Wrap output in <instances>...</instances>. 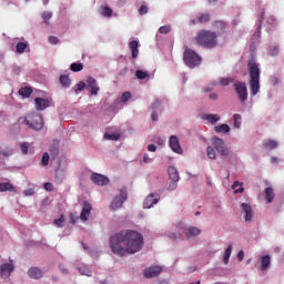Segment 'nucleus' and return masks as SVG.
<instances>
[{
  "label": "nucleus",
  "mask_w": 284,
  "mask_h": 284,
  "mask_svg": "<svg viewBox=\"0 0 284 284\" xmlns=\"http://www.w3.org/2000/svg\"><path fill=\"white\" fill-rule=\"evenodd\" d=\"M28 275L30 276V278H42L43 272L39 267H31L28 271Z\"/></svg>",
  "instance_id": "aec40b11"
},
{
  "label": "nucleus",
  "mask_w": 284,
  "mask_h": 284,
  "mask_svg": "<svg viewBox=\"0 0 284 284\" xmlns=\"http://www.w3.org/2000/svg\"><path fill=\"white\" fill-rule=\"evenodd\" d=\"M212 19V16L210 13H203L199 17L200 23H209V21Z\"/></svg>",
  "instance_id": "79ce46f5"
},
{
  "label": "nucleus",
  "mask_w": 284,
  "mask_h": 284,
  "mask_svg": "<svg viewBox=\"0 0 284 284\" xmlns=\"http://www.w3.org/2000/svg\"><path fill=\"white\" fill-rule=\"evenodd\" d=\"M264 194L266 196L267 203H272V201H274V189H272L271 186L266 187Z\"/></svg>",
  "instance_id": "c756f323"
},
{
  "label": "nucleus",
  "mask_w": 284,
  "mask_h": 284,
  "mask_svg": "<svg viewBox=\"0 0 284 284\" xmlns=\"http://www.w3.org/2000/svg\"><path fill=\"white\" fill-rule=\"evenodd\" d=\"M20 150L22 154H28V150H30V143L23 142L20 144Z\"/></svg>",
  "instance_id": "603ef678"
},
{
  "label": "nucleus",
  "mask_w": 284,
  "mask_h": 284,
  "mask_svg": "<svg viewBox=\"0 0 284 284\" xmlns=\"http://www.w3.org/2000/svg\"><path fill=\"white\" fill-rule=\"evenodd\" d=\"M193 41L202 48H216L219 44V36L216 32L203 29L196 33Z\"/></svg>",
  "instance_id": "f03ea898"
},
{
  "label": "nucleus",
  "mask_w": 284,
  "mask_h": 284,
  "mask_svg": "<svg viewBox=\"0 0 284 284\" xmlns=\"http://www.w3.org/2000/svg\"><path fill=\"white\" fill-rule=\"evenodd\" d=\"M264 148L267 150H276V148H278V142H276V140H268L264 144Z\"/></svg>",
  "instance_id": "f704fd0d"
},
{
  "label": "nucleus",
  "mask_w": 284,
  "mask_h": 284,
  "mask_svg": "<svg viewBox=\"0 0 284 284\" xmlns=\"http://www.w3.org/2000/svg\"><path fill=\"white\" fill-rule=\"evenodd\" d=\"M233 121H234V128H241V123L243 121V116L241 114H234L233 115Z\"/></svg>",
  "instance_id": "a19ab883"
},
{
  "label": "nucleus",
  "mask_w": 284,
  "mask_h": 284,
  "mask_svg": "<svg viewBox=\"0 0 284 284\" xmlns=\"http://www.w3.org/2000/svg\"><path fill=\"white\" fill-rule=\"evenodd\" d=\"M241 210L245 223H252V221H254V211L252 210V205L250 203H242Z\"/></svg>",
  "instance_id": "1a4fd4ad"
},
{
  "label": "nucleus",
  "mask_w": 284,
  "mask_h": 284,
  "mask_svg": "<svg viewBox=\"0 0 284 284\" xmlns=\"http://www.w3.org/2000/svg\"><path fill=\"white\" fill-rule=\"evenodd\" d=\"M248 85L251 90V95L256 97L261 92V70L256 62H248Z\"/></svg>",
  "instance_id": "7ed1b4c3"
},
{
  "label": "nucleus",
  "mask_w": 284,
  "mask_h": 284,
  "mask_svg": "<svg viewBox=\"0 0 284 284\" xmlns=\"http://www.w3.org/2000/svg\"><path fill=\"white\" fill-rule=\"evenodd\" d=\"M232 256V244H229L223 255V263L227 265L230 263V257Z\"/></svg>",
  "instance_id": "a878e982"
},
{
  "label": "nucleus",
  "mask_w": 284,
  "mask_h": 284,
  "mask_svg": "<svg viewBox=\"0 0 284 284\" xmlns=\"http://www.w3.org/2000/svg\"><path fill=\"white\" fill-rule=\"evenodd\" d=\"M213 148L221 154V156H230V148L225 146V142L221 138H213Z\"/></svg>",
  "instance_id": "0eeeda50"
},
{
  "label": "nucleus",
  "mask_w": 284,
  "mask_h": 284,
  "mask_svg": "<svg viewBox=\"0 0 284 284\" xmlns=\"http://www.w3.org/2000/svg\"><path fill=\"white\" fill-rule=\"evenodd\" d=\"M150 161H152V159H150V156L148 154L143 155V163H150Z\"/></svg>",
  "instance_id": "338daca9"
},
{
  "label": "nucleus",
  "mask_w": 284,
  "mask_h": 284,
  "mask_svg": "<svg viewBox=\"0 0 284 284\" xmlns=\"http://www.w3.org/2000/svg\"><path fill=\"white\" fill-rule=\"evenodd\" d=\"M60 270H61L62 274H64V275L70 274V272L68 271V268H65L63 265H60Z\"/></svg>",
  "instance_id": "69168bd1"
},
{
  "label": "nucleus",
  "mask_w": 284,
  "mask_h": 284,
  "mask_svg": "<svg viewBox=\"0 0 284 284\" xmlns=\"http://www.w3.org/2000/svg\"><path fill=\"white\" fill-rule=\"evenodd\" d=\"M232 256V244H229L223 255V263L227 265L230 263V257Z\"/></svg>",
  "instance_id": "cd10ccee"
},
{
  "label": "nucleus",
  "mask_w": 284,
  "mask_h": 284,
  "mask_svg": "<svg viewBox=\"0 0 284 284\" xmlns=\"http://www.w3.org/2000/svg\"><path fill=\"white\" fill-rule=\"evenodd\" d=\"M267 54L270 57H276V54H278V47H276V45L268 47L267 48Z\"/></svg>",
  "instance_id": "c03bdc74"
},
{
  "label": "nucleus",
  "mask_w": 284,
  "mask_h": 284,
  "mask_svg": "<svg viewBox=\"0 0 284 284\" xmlns=\"http://www.w3.org/2000/svg\"><path fill=\"white\" fill-rule=\"evenodd\" d=\"M232 256V244H229L223 255V263L227 265L230 263V257Z\"/></svg>",
  "instance_id": "bb28decb"
},
{
  "label": "nucleus",
  "mask_w": 284,
  "mask_h": 284,
  "mask_svg": "<svg viewBox=\"0 0 284 284\" xmlns=\"http://www.w3.org/2000/svg\"><path fill=\"white\" fill-rule=\"evenodd\" d=\"M24 196H34V189H28L23 191Z\"/></svg>",
  "instance_id": "052dcab7"
},
{
  "label": "nucleus",
  "mask_w": 284,
  "mask_h": 284,
  "mask_svg": "<svg viewBox=\"0 0 284 284\" xmlns=\"http://www.w3.org/2000/svg\"><path fill=\"white\" fill-rule=\"evenodd\" d=\"M70 70L71 72H81V70H83V63L81 62H73L71 65H70Z\"/></svg>",
  "instance_id": "e433bc0d"
},
{
  "label": "nucleus",
  "mask_w": 284,
  "mask_h": 284,
  "mask_svg": "<svg viewBox=\"0 0 284 284\" xmlns=\"http://www.w3.org/2000/svg\"><path fill=\"white\" fill-rule=\"evenodd\" d=\"M42 19L47 26H50V20L52 19V12L44 11L42 13Z\"/></svg>",
  "instance_id": "37998d69"
},
{
  "label": "nucleus",
  "mask_w": 284,
  "mask_h": 284,
  "mask_svg": "<svg viewBox=\"0 0 284 284\" xmlns=\"http://www.w3.org/2000/svg\"><path fill=\"white\" fill-rule=\"evenodd\" d=\"M234 88L240 102L245 103L247 101V84L245 82H235Z\"/></svg>",
  "instance_id": "6e6552de"
},
{
  "label": "nucleus",
  "mask_w": 284,
  "mask_h": 284,
  "mask_svg": "<svg viewBox=\"0 0 284 284\" xmlns=\"http://www.w3.org/2000/svg\"><path fill=\"white\" fill-rule=\"evenodd\" d=\"M105 141H119L121 139V134L119 133H104Z\"/></svg>",
  "instance_id": "72a5a7b5"
},
{
  "label": "nucleus",
  "mask_w": 284,
  "mask_h": 284,
  "mask_svg": "<svg viewBox=\"0 0 284 284\" xmlns=\"http://www.w3.org/2000/svg\"><path fill=\"white\" fill-rule=\"evenodd\" d=\"M169 239L171 241H176V240L181 239V234L180 233H169Z\"/></svg>",
  "instance_id": "6e6d98bb"
},
{
  "label": "nucleus",
  "mask_w": 284,
  "mask_h": 284,
  "mask_svg": "<svg viewBox=\"0 0 284 284\" xmlns=\"http://www.w3.org/2000/svg\"><path fill=\"white\" fill-rule=\"evenodd\" d=\"M151 108H152V110H153V112H152V114H151L152 121H159V115H156V109H158V108H161V101L155 100V101L152 103Z\"/></svg>",
  "instance_id": "b1692460"
},
{
  "label": "nucleus",
  "mask_w": 284,
  "mask_h": 284,
  "mask_svg": "<svg viewBox=\"0 0 284 284\" xmlns=\"http://www.w3.org/2000/svg\"><path fill=\"white\" fill-rule=\"evenodd\" d=\"M160 199H161V195L151 193L144 200L143 207L145 210H150V207H154V205H156V203H159Z\"/></svg>",
  "instance_id": "9d476101"
},
{
  "label": "nucleus",
  "mask_w": 284,
  "mask_h": 284,
  "mask_svg": "<svg viewBox=\"0 0 284 284\" xmlns=\"http://www.w3.org/2000/svg\"><path fill=\"white\" fill-rule=\"evenodd\" d=\"M48 163H50V154L48 152L43 153L41 159V164L43 168L48 166Z\"/></svg>",
  "instance_id": "de8ad7c7"
},
{
  "label": "nucleus",
  "mask_w": 284,
  "mask_h": 284,
  "mask_svg": "<svg viewBox=\"0 0 284 284\" xmlns=\"http://www.w3.org/2000/svg\"><path fill=\"white\" fill-rule=\"evenodd\" d=\"M54 225H57V227H63V223H65V217H63V215H61L59 219L53 221Z\"/></svg>",
  "instance_id": "864d4df0"
},
{
  "label": "nucleus",
  "mask_w": 284,
  "mask_h": 284,
  "mask_svg": "<svg viewBox=\"0 0 284 284\" xmlns=\"http://www.w3.org/2000/svg\"><path fill=\"white\" fill-rule=\"evenodd\" d=\"M206 154L210 159H216V151L212 146L206 148Z\"/></svg>",
  "instance_id": "09e8293b"
},
{
  "label": "nucleus",
  "mask_w": 284,
  "mask_h": 284,
  "mask_svg": "<svg viewBox=\"0 0 284 284\" xmlns=\"http://www.w3.org/2000/svg\"><path fill=\"white\" fill-rule=\"evenodd\" d=\"M100 14L102 17H112V9L110 7H101Z\"/></svg>",
  "instance_id": "ea45409f"
},
{
  "label": "nucleus",
  "mask_w": 284,
  "mask_h": 284,
  "mask_svg": "<svg viewBox=\"0 0 284 284\" xmlns=\"http://www.w3.org/2000/svg\"><path fill=\"white\" fill-rule=\"evenodd\" d=\"M83 90H85V82L80 81L75 88H74V92L75 94H79L80 92H83Z\"/></svg>",
  "instance_id": "49530a36"
},
{
  "label": "nucleus",
  "mask_w": 284,
  "mask_h": 284,
  "mask_svg": "<svg viewBox=\"0 0 284 284\" xmlns=\"http://www.w3.org/2000/svg\"><path fill=\"white\" fill-rule=\"evenodd\" d=\"M172 27L171 26H162L159 29L160 34H169L171 32Z\"/></svg>",
  "instance_id": "8fccbe9b"
},
{
  "label": "nucleus",
  "mask_w": 284,
  "mask_h": 284,
  "mask_svg": "<svg viewBox=\"0 0 284 284\" xmlns=\"http://www.w3.org/2000/svg\"><path fill=\"white\" fill-rule=\"evenodd\" d=\"M87 83H88V90L91 92V94L97 95L99 94V85L97 84V79L90 77L87 79Z\"/></svg>",
  "instance_id": "f3484780"
},
{
  "label": "nucleus",
  "mask_w": 284,
  "mask_h": 284,
  "mask_svg": "<svg viewBox=\"0 0 284 284\" xmlns=\"http://www.w3.org/2000/svg\"><path fill=\"white\" fill-rule=\"evenodd\" d=\"M139 14H148V6L145 4H142L140 8H139Z\"/></svg>",
  "instance_id": "4d7b16f0"
},
{
  "label": "nucleus",
  "mask_w": 284,
  "mask_h": 284,
  "mask_svg": "<svg viewBox=\"0 0 284 284\" xmlns=\"http://www.w3.org/2000/svg\"><path fill=\"white\" fill-rule=\"evenodd\" d=\"M50 103H52L50 99H43V98L34 99V105L38 112H42V110H47V108H50Z\"/></svg>",
  "instance_id": "9b49d317"
},
{
  "label": "nucleus",
  "mask_w": 284,
  "mask_h": 284,
  "mask_svg": "<svg viewBox=\"0 0 284 284\" xmlns=\"http://www.w3.org/2000/svg\"><path fill=\"white\" fill-rule=\"evenodd\" d=\"M92 212V204L90 202H84L82 205V211L80 213V220L85 222L88 221L89 214Z\"/></svg>",
  "instance_id": "dca6fc26"
},
{
  "label": "nucleus",
  "mask_w": 284,
  "mask_h": 284,
  "mask_svg": "<svg viewBox=\"0 0 284 284\" xmlns=\"http://www.w3.org/2000/svg\"><path fill=\"white\" fill-rule=\"evenodd\" d=\"M214 131L217 133V134H227V132H230V125L227 124H221V125H216L214 128Z\"/></svg>",
  "instance_id": "7c9ffc66"
},
{
  "label": "nucleus",
  "mask_w": 284,
  "mask_h": 284,
  "mask_svg": "<svg viewBox=\"0 0 284 284\" xmlns=\"http://www.w3.org/2000/svg\"><path fill=\"white\" fill-rule=\"evenodd\" d=\"M44 190H47V192H52V190H54V185H52L50 182H45Z\"/></svg>",
  "instance_id": "bf43d9fd"
},
{
  "label": "nucleus",
  "mask_w": 284,
  "mask_h": 284,
  "mask_svg": "<svg viewBox=\"0 0 284 284\" xmlns=\"http://www.w3.org/2000/svg\"><path fill=\"white\" fill-rule=\"evenodd\" d=\"M237 258H239L240 262L243 261V258H245V252L240 251V252L237 253Z\"/></svg>",
  "instance_id": "e2e57ef3"
},
{
  "label": "nucleus",
  "mask_w": 284,
  "mask_h": 284,
  "mask_svg": "<svg viewBox=\"0 0 284 284\" xmlns=\"http://www.w3.org/2000/svg\"><path fill=\"white\" fill-rule=\"evenodd\" d=\"M183 234H185L186 239H194V236H199L201 234V229L195 227V226H189L184 227Z\"/></svg>",
  "instance_id": "a211bd4d"
},
{
  "label": "nucleus",
  "mask_w": 284,
  "mask_h": 284,
  "mask_svg": "<svg viewBox=\"0 0 284 284\" xmlns=\"http://www.w3.org/2000/svg\"><path fill=\"white\" fill-rule=\"evenodd\" d=\"M24 123L33 130H43V116L41 114L33 113L29 115Z\"/></svg>",
  "instance_id": "39448f33"
},
{
  "label": "nucleus",
  "mask_w": 284,
  "mask_h": 284,
  "mask_svg": "<svg viewBox=\"0 0 284 284\" xmlns=\"http://www.w3.org/2000/svg\"><path fill=\"white\" fill-rule=\"evenodd\" d=\"M179 181L175 180H171V182L169 183L168 190L169 192H173V190H176L179 187Z\"/></svg>",
  "instance_id": "3c124183"
},
{
  "label": "nucleus",
  "mask_w": 284,
  "mask_h": 284,
  "mask_svg": "<svg viewBox=\"0 0 284 284\" xmlns=\"http://www.w3.org/2000/svg\"><path fill=\"white\" fill-rule=\"evenodd\" d=\"M148 150H149V152H156V145L149 144Z\"/></svg>",
  "instance_id": "0e129e2a"
},
{
  "label": "nucleus",
  "mask_w": 284,
  "mask_h": 284,
  "mask_svg": "<svg viewBox=\"0 0 284 284\" xmlns=\"http://www.w3.org/2000/svg\"><path fill=\"white\" fill-rule=\"evenodd\" d=\"M129 48L132 52V58L136 59L139 57V42L136 40H132L129 43Z\"/></svg>",
  "instance_id": "5701e85b"
},
{
  "label": "nucleus",
  "mask_w": 284,
  "mask_h": 284,
  "mask_svg": "<svg viewBox=\"0 0 284 284\" xmlns=\"http://www.w3.org/2000/svg\"><path fill=\"white\" fill-rule=\"evenodd\" d=\"M77 221H79V216H74V214H71L70 215V223L72 225H74L77 223Z\"/></svg>",
  "instance_id": "680f3d73"
},
{
  "label": "nucleus",
  "mask_w": 284,
  "mask_h": 284,
  "mask_svg": "<svg viewBox=\"0 0 284 284\" xmlns=\"http://www.w3.org/2000/svg\"><path fill=\"white\" fill-rule=\"evenodd\" d=\"M26 48H28L27 42H18L16 50H17L18 54H23L26 52Z\"/></svg>",
  "instance_id": "c9c22d12"
},
{
  "label": "nucleus",
  "mask_w": 284,
  "mask_h": 284,
  "mask_svg": "<svg viewBox=\"0 0 284 284\" xmlns=\"http://www.w3.org/2000/svg\"><path fill=\"white\" fill-rule=\"evenodd\" d=\"M219 83L220 85H230V83H234V78H221Z\"/></svg>",
  "instance_id": "a18cd8bd"
},
{
  "label": "nucleus",
  "mask_w": 284,
  "mask_h": 284,
  "mask_svg": "<svg viewBox=\"0 0 284 284\" xmlns=\"http://www.w3.org/2000/svg\"><path fill=\"white\" fill-rule=\"evenodd\" d=\"M168 172L170 181H180L181 178L179 175V170H176V168L169 166Z\"/></svg>",
  "instance_id": "4be33fe9"
},
{
  "label": "nucleus",
  "mask_w": 284,
  "mask_h": 284,
  "mask_svg": "<svg viewBox=\"0 0 284 284\" xmlns=\"http://www.w3.org/2000/svg\"><path fill=\"white\" fill-rule=\"evenodd\" d=\"M135 77L140 81H143L144 79H150V72L143 71V70H138V71H135Z\"/></svg>",
  "instance_id": "2f4dec72"
},
{
  "label": "nucleus",
  "mask_w": 284,
  "mask_h": 284,
  "mask_svg": "<svg viewBox=\"0 0 284 284\" xmlns=\"http://www.w3.org/2000/svg\"><path fill=\"white\" fill-rule=\"evenodd\" d=\"M163 272V268L161 266H151L144 271L145 278H154L159 276Z\"/></svg>",
  "instance_id": "2eb2a0df"
},
{
  "label": "nucleus",
  "mask_w": 284,
  "mask_h": 284,
  "mask_svg": "<svg viewBox=\"0 0 284 284\" xmlns=\"http://www.w3.org/2000/svg\"><path fill=\"white\" fill-rule=\"evenodd\" d=\"M205 119L209 121V123H211V125H214L221 121V116L219 114H206Z\"/></svg>",
  "instance_id": "c85d7f7f"
},
{
  "label": "nucleus",
  "mask_w": 284,
  "mask_h": 284,
  "mask_svg": "<svg viewBox=\"0 0 284 284\" xmlns=\"http://www.w3.org/2000/svg\"><path fill=\"white\" fill-rule=\"evenodd\" d=\"M184 63L189 68H196V65H201V55L192 49H186L184 51Z\"/></svg>",
  "instance_id": "20e7f679"
},
{
  "label": "nucleus",
  "mask_w": 284,
  "mask_h": 284,
  "mask_svg": "<svg viewBox=\"0 0 284 284\" xmlns=\"http://www.w3.org/2000/svg\"><path fill=\"white\" fill-rule=\"evenodd\" d=\"M270 265H272V257L270 255H264L261 257V271L266 272L270 270Z\"/></svg>",
  "instance_id": "6ab92c4d"
},
{
  "label": "nucleus",
  "mask_w": 284,
  "mask_h": 284,
  "mask_svg": "<svg viewBox=\"0 0 284 284\" xmlns=\"http://www.w3.org/2000/svg\"><path fill=\"white\" fill-rule=\"evenodd\" d=\"M109 247L118 256H130L143 250V235L134 230H124L110 237Z\"/></svg>",
  "instance_id": "f257e3e1"
},
{
  "label": "nucleus",
  "mask_w": 284,
  "mask_h": 284,
  "mask_svg": "<svg viewBox=\"0 0 284 284\" xmlns=\"http://www.w3.org/2000/svg\"><path fill=\"white\" fill-rule=\"evenodd\" d=\"M169 146L175 154H183V149L181 148V144L179 143V138L176 135H172L169 140Z\"/></svg>",
  "instance_id": "ddd939ff"
},
{
  "label": "nucleus",
  "mask_w": 284,
  "mask_h": 284,
  "mask_svg": "<svg viewBox=\"0 0 284 284\" xmlns=\"http://www.w3.org/2000/svg\"><path fill=\"white\" fill-rule=\"evenodd\" d=\"M33 90L30 87H23L19 89L20 97H23L24 99H29V97L32 94Z\"/></svg>",
  "instance_id": "393cba45"
},
{
  "label": "nucleus",
  "mask_w": 284,
  "mask_h": 284,
  "mask_svg": "<svg viewBox=\"0 0 284 284\" xmlns=\"http://www.w3.org/2000/svg\"><path fill=\"white\" fill-rule=\"evenodd\" d=\"M12 272H14V264H12V262L4 263L0 266V274L2 277L8 278Z\"/></svg>",
  "instance_id": "4468645a"
},
{
  "label": "nucleus",
  "mask_w": 284,
  "mask_h": 284,
  "mask_svg": "<svg viewBox=\"0 0 284 284\" xmlns=\"http://www.w3.org/2000/svg\"><path fill=\"white\" fill-rule=\"evenodd\" d=\"M213 28L217 30V32H225V22L217 20L213 22Z\"/></svg>",
  "instance_id": "473e14b6"
},
{
  "label": "nucleus",
  "mask_w": 284,
  "mask_h": 284,
  "mask_svg": "<svg viewBox=\"0 0 284 284\" xmlns=\"http://www.w3.org/2000/svg\"><path fill=\"white\" fill-rule=\"evenodd\" d=\"M0 192H13L17 193V187L12 185L10 182L0 183Z\"/></svg>",
  "instance_id": "412c9836"
},
{
  "label": "nucleus",
  "mask_w": 284,
  "mask_h": 284,
  "mask_svg": "<svg viewBox=\"0 0 284 284\" xmlns=\"http://www.w3.org/2000/svg\"><path fill=\"white\" fill-rule=\"evenodd\" d=\"M129 99H132V93H130V91H126L122 94L121 102L128 103Z\"/></svg>",
  "instance_id": "5fc2aeb1"
},
{
  "label": "nucleus",
  "mask_w": 284,
  "mask_h": 284,
  "mask_svg": "<svg viewBox=\"0 0 284 284\" xmlns=\"http://www.w3.org/2000/svg\"><path fill=\"white\" fill-rule=\"evenodd\" d=\"M91 181L95 185H108L110 183V179H108V176L99 173L91 174Z\"/></svg>",
  "instance_id": "f8f14e48"
},
{
  "label": "nucleus",
  "mask_w": 284,
  "mask_h": 284,
  "mask_svg": "<svg viewBox=\"0 0 284 284\" xmlns=\"http://www.w3.org/2000/svg\"><path fill=\"white\" fill-rule=\"evenodd\" d=\"M60 83H61V85H62L63 88H70V83H71L70 77H68V75H61V77H60Z\"/></svg>",
  "instance_id": "58836bf2"
},
{
  "label": "nucleus",
  "mask_w": 284,
  "mask_h": 284,
  "mask_svg": "<svg viewBox=\"0 0 284 284\" xmlns=\"http://www.w3.org/2000/svg\"><path fill=\"white\" fill-rule=\"evenodd\" d=\"M78 270L82 276H92V271L88 266H80Z\"/></svg>",
  "instance_id": "4c0bfd02"
},
{
  "label": "nucleus",
  "mask_w": 284,
  "mask_h": 284,
  "mask_svg": "<svg viewBox=\"0 0 284 284\" xmlns=\"http://www.w3.org/2000/svg\"><path fill=\"white\" fill-rule=\"evenodd\" d=\"M210 99H211L212 101H216V99H219V94H216V93H211V94H210Z\"/></svg>",
  "instance_id": "774afa93"
},
{
  "label": "nucleus",
  "mask_w": 284,
  "mask_h": 284,
  "mask_svg": "<svg viewBox=\"0 0 284 284\" xmlns=\"http://www.w3.org/2000/svg\"><path fill=\"white\" fill-rule=\"evenodd\" d=\"M49 43H51L52 45H57V43H59V38L54 36L49 37Z\"/></svg>",
  "instance_id": "13d9d810"
},
{
  "label": "nucleus",
  "mask_w": 284,
  "mask_h": 284,
  "mask_svg": "<svg viewBox=\"0 0 284 284\" xmlns=\"http://www.w3.org/2000/svg\"><path fill=\"white\" fill-rule=\"evenodd\" d=\"M125 201H128V191L121 190L120 195H116L111 202L110 210L114 212L120 207H123V203H125Z\"/></svg>",
  "instance_id": "423d86ee"
}]
</instances>
